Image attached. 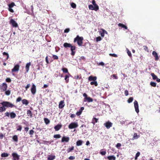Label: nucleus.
I'll use <instances>...</instances> for the list:
<instances>
[{
    "label": "nucleus",
    "mask_w": 160,
    "mask_h": 160,
    "mask_svg": "<svg viewBox=\"0 0 160 160\" xmlns=\"http://www.w3.org/2000/svg\"><path fill=\"white\" fill-rule=\"evenodd\" d=\"M54 138H60L61 136L59 134H56L54 136Z\"/></svg>",
    "instance_id": "44"
},
{
    "label": "nucleus",
    "mask_w": 160,
    "mask_h": 160,
    "mask_svg": "<svg viewBox=\"0 0 160 160\" xmlns=\"http://www.w3.org/2000/svg\"><path fill=\"white\" fill-rule=\"evenodd\" d=\"M1 104L3 106L8 108H12L16 107V106L14 104L7 101L3 102L1 103Z\"/></svg>",
    "instance_id": "1"
},
{
    "label": "nucleus",
    "mask_w": 160,
    "mask_h": 160,
    "mask_svg": "<svg viewBox=\"0 0 160 160\" xmlns=\"http://www.w3.org/2000/svg\"><path fill=\"white\" fill-rule=\"evenodd\" d=\"M83 38L82 37H79L78 36H77V37L74 39V42H75L77 41L78 45L79 46H81L82 43V40Z\"/></svg>",
    "instance_id": "2"
},
{
    "label": "nucleus",
    "mask_w": 160,
    "mask_h": 160,
    "mask_svg": "<svg viewBox=\"0 0 160 160\" xmlns=\"http://www.w3.org/2000/svg\"><path fill=\"white\" fill-rule=\"evenodd\" d=\"M133 100V97H130V98L127 100V102L128 103H130L132 102Z\"/></svg>",
    "instance_id": "34"
},
{
    "label": "nucleus",
    "mask_w": 160,
    "mask_h": 160,
    "mask_svg": "<svg viewBox=\"0 0 160 160\" xmlns=\"http://www.w3.org/2000/svg\"><path fill=\"white\" fill-rule=\"evenodd\" d=\"M44 121H45V122L47 124H48L49 122V120L47 118H45L44 119Z\"/></svg>",
    "instance_id": "53"
},
{
    "label": "nucleus",
    "mask_w": 160,
    "mask_h": 160,
    "mask_svg": "<svg viewBox=\"0 0 160 160\" xmlns=\"http://www.w3.org/2000/svg\"><path fill=\"white\" fill-rule=\"evenodd\" d=\"M98 65H101V66H104V63L103 62H99L98 64Z\"/></svg>",
    "instance_id": "61"
},
{
    "label": "nucleus",
    "mask_w": 160,
    "mask_h": 160,
    "mask_svg": "<svg viewBox=\"0 0 160 160\" xmlns=\"http://www.w3.org/2000/svg\"><path fill=\"white\" fill-rule=\"evenodd\" d=\"M90 84L91 85H94L95 86H97L98 85V83L97 81H95L91 82Z\"/></svg>",
    "instance_id": "28"
},
{
    "label": "nucleus",
    "mask_w": 160,
    "mask_h": 160,
    "mask_svg": "<svg viewBox=\"0 0 160 160\" xmlns=\"http://www.w3.org/2000/svg\"><path fill=\"white\" fill-rule=\"evenodd\" d=\"M69 76H68V75H66L65 76V80H66V81L67 83H68L69 81Z\"/></svg>",
    "instance_id": "42"
},
{
    "label": "nucleus",
    "mask_w": 160,
    "mask_h": 160,
    "mask_svg": "<svg viewBox=\"0 0 160 160\" xmlns=\"http://www.w3.org/2000/svg\"><path fill=\"white\" fill-rule=\"evenodd\" d=\"M87 101L88 102H92L93 101V99L90 97H88L87 99H86V101Z\"/></svg>",
    "instance_id": "32"
},
{
    "label": "nucleus",
    "mask_w": 160,
    "mask_h": 160,
    "mask_svg": "<svg viewBox=\"0 0 160 160\" xmlns=\"http://www.w3.org/2000/svg\"><path fill=\"white\" fill-rule=\"evenodd\" d=\"M5 94L7 95H9L10 94V91L9 90L6 91L5 92Z\"/></svg>",
    "instance_id": "50"
},
{
    "label": "nucleus",
    "mask_w": 160,
    "mask_h": 160,
    "mask_svg": "<svg viewBox=\"0 0 160 160\" xmlns=\"http://www.w3.org/2000/svg\"><path fill=\"white\" fill-rule=\"evenodd\" d=\"M150 85L153 87H155L156 86V83L153 82H151L150 83Z\"/></svg>",
    "instance_id": "40"
},
{
    "label": "nucleus",
    "mask_w": 160,
    "mask_h": 160,
    "mask_svg": "<svg viewBox=\"0 0 160 160\" xmlns=\"http://www.w3.org/2000/svg\"><path fill=\"white\" fill-rule=\"evenodd\" d=\"M12 138L13 140L15 142H17L18 141V138L17 135H15Z\"/></svg>",
    "instance_id": "31"
},
{
    "label": "nucleus",
    "mask_w": 160,
    "mask_h": 160,
    "mask_svg": "<svg viewBox=\"0 0 160 160\" xmlns=\"http://www.w3.org/2000/svg\"><path fill=\"white\" fill-rule=\"evenodd\" d=\"M22 102L23 104H25L26 105H27L28 104V101L25 99L22 100Z\"/></svg>",
    "instance_id": "25"
},
{
    "label": "nucleus",
    "mask_w": 160,
    "mask_h": 160,
    "mask_svg": "<svg viewBox=\"0 0 160 160\" xmlns=\"http://www.w3.org/2000/svg\"><path fill=\"white\" fill-rule=\"evenodd\" d=\"M7 87V84L5 83H3L1 86V89L2 91H4L6 90Z\"/></svg>",
    "instance_id": "12"
},
{
    "label": "nucleus",
    "mask_w": 160,
    "mask_h": 160,
    "mask_svg": "<svg viewBox=\"0 0 160 160\" xmlns=\"http://www.w3.org/2000/svg\"><path fill=\"white\" fill-rule=\"evenodd\" d=\"M124 94L126 96H127L128 95V91L127 90H126L124 91Z\"/></svg>",
    "instance_id": "57"
},
{
    "label": "nucleus",
    "mask_w": 160,
    "mask_h": 160,
    "mask_svg": "<svg viewBox=\"0 0 160 160\" xmlns=\"http://www.w3.org/2000/svg\"><path fill=\"white\" fill-rule=\"evenodd\" d=\"M6 110V108L5 107L3 106L0 107V112H2Z\"/></svg>",
    "instance_id": "35"
},
{
    "label": "nucleus",
    "mask_w": 160,
    "mask_h": 160,
    "mask_svg": "<svg viewBox=\"0 0 160 160\" xmlns=\"http://www.w3.org/2000/svg\"><path fill=\"white\" fill-rule=\"evenodd\" d=\"M8 156V154L6 153H2L1 155V156L2 157H7Z\"/></svg>",
    "instance_id": "36"
},
{
    "label": "nucleus",
    "mask_w": 160,
    "mask_h": 160,
    "mask_svg": "<svg viewBox=\"0 0 160 160\" xmlns=\"http://www.w3.org/2000/svg\"><path fill=\"white\" fill-rule=\"evenodd\" d=\"M109 55L110 56L113 57H118V56L117 54H112V53H110L109 54Z\"/></svg>",
    "instance_id": "46"
},
{
    "label": "nucleus",
    "mask_w": 160,
    "mask_h": 160,
    "mask_svg": "<svg viewBox=\"0 0 160 160\" xmlns=\"http://www.w3.org/2000/svg\"><path fill=\"white\" fill-rule=\"evenodd\" d=\"M71 6L73 8H75L76 7V5L74 3H72L71 4Z\"/></svg>",
    "instance_id": "48"
},
{
    "label": "nucleus",
    "mask_w": 160,
    "mask_h": 160,
    "mask_svg": "<svg viewBox=\"0 0 160 160\" xmlns=\"http://www.w3.org/2000/svg\"><path fill=\"white\" fill-rule=\"evenodd\" d=\"M74 147L72 146L71 148H69L67 150L68 152H70L71 151L73 150Z\"/></svg>",
    "instance_id": "43"
},
{
    "label": "nucleus",
    "mask_w": 160,
    "mask_h": 160,
    "mask_svg": "<svg viewBox=\"0 0 160 160\" xmlns=\"http://www.w3.org/2000/svg\"><path fill=\"white\" fill-rule=\"evenodd\" d=\"M99 33L102 37H104L105 33L107 34V32L103 29H102L100 31Z\"/></svg>",
    "instance_id": "14"
},
{
    "label": "nucleus",
    "mask_w": 160,
    "mask_h": 160,
    "mask_svg": "<svg viewBox=\"0 0 160 160\" xmlns=\"http://www.w3.org/2000/svg\"><path fill=\"white\" fill-rule=\"evenodd\" d=\"M31 92L32 94L33 95L36 92V86L33 84L32 85L31 88Z\"/></svg>",
    "instance_id": "8"
},
{
    "label": "nucleus",
    "mask_w": 160,
    "mask_h": 160,
    "mask_svg": "<svg viewBox=\"0 0 160 160\" xmlns=\"http://www.w3.org/2000/svg\"><path fill=\"white\" fill-rule=\"evenodd\" d=\"M5 116H7V117H9V115H10V113L8 112H6L5 113Z\"/></svg>",
    "instance_id": "60"
},
{
    "label": "nucleus",
    "mask_w": 160,
    "mask_h": 160,
    "mask_svg": "<svg viewBox=\"0 0 160 160\" xmlns=\"http://www.w3.org/2000/svg\"><path fill=\"white\" fill-rule=\"evenodd\" d=\"M3 55H6L7 56V58L6 59H8V58H9V55H8V54L7 52H4L3 53Z\"/></svg>",
    "instance_id": "51"
},
{
    "label": "nucleus",
    "mask_w": 160,
    "mask_h": 160,
    "mask_svg": "<svg viewBox=\"0 0 160 160\" xmlns=\"http://www.w3.org/2000/svg\"><path fill=\"white\" fill-rule=\"evenodd\" d=\"M53 58L54 59H57L58 58V57L57 55H53Z\"/></svg>",
    "instance_id": "64"
},
{
    "label": "nucleus",
    "mask_w": 160,
    "mask_h": 160,
    "mask_svg": "<svg viewBox=\"0 0 160 160\" xmlns=\"http://www.w3.org/2000/svg\"><path fill=\"white\" fill-rule=\"evenodd\" d=\"M61 127L62 126L61 125L58 124L54 127V129L56 131H58L61 128Z\"/></svg>",
    "instance_id": "22"
},
{
    "label": "nucleus",
    "mask_w": 160,
    "mask_h": 160,
    "mask_svg": "<svg viewBox=\"0 0 160 160\" xmlns=\"http://www.w3.org/2000/svg\"><path fill=\"white\" fill-rule=\"evenodd\" d=\"M10 24L13 27H17L18 26L17 23L13 19H11L10 21Z\"/></svg>",
    "instance_id": "6"
},
{
    "label": "nucleus",
    "mask_w": 160,
    "mask_h": 160,
    "mask_svg": "<svg viewBox=\"0 0 160 160\" xmlns=\"http://www.w3.org/2000/svg\"><path fill=\"white\" fill-rule=\"evenodd\" d=\"M112 125V123L109 121H108L104 124V125L108 129H109L111 127Z\"/></svg>",
    "instance_id": "9"
},
{
    "label": "nucleus",
    "mask_w": 160,
    "mask_h": 160,
    "mask_svg": "<svg viewBox=\"0 0 160 160\" xmlns=\"http://www.w3.org/2000/svg\"><path fill=\"white\" fill-rule=\"evenodd\" d=\"M151 75L152 76L153 79L155 80L157 78V77L153 73H152Z\"/></svg>",
    "instance_id": "37"
},
{
    "label": "nucleus",
    "mask_w": 160,
    "mask_h": 160,
    "mask_svg": "<svg viewBox=\"0 0 160 160\" xmlns=\"http://www.w3.org/2000/svg\"><path fill=\"white\" fill-rule=\"evenodd\" d=\"M15 3L13 2H12L11 4L8 5V10L11 12H14L13 10L12 9V8L15 6Z\"/></svg>",
    "instance_id": "5"
},
{
    "label": "nucleus",
    "mask_w": 160,
    "mask_h": 160,
    "mask_svg": "<svg viewBox=\"0 0 160 160\" xmlns=\"http://www.w3.org/2000/svg\"><path fill=\"white\" fill-rule=\"evenodd\" d=\"M34 132V131L33 130H31L30 131L29 133L30 135H32L33 134Z\"/></svg>",
    "instance_id": "58"
},
{
    "label": "nucleus",
    "mask_w": 160,
    "mask_h": 160,
    "mask_svg": "<svg viewBox=\"0 0 160 160\" xmlns=\"http://www.w3.org/2000/svg\"><path fill=\"white\" fill-rule=\"evenodd\" d=\"M100 153L101 155H104L106 154V152L105 151H102L100 152Z\"/></svg>",
    "instance_id": "59"
},
{
    "label": "nucleus",
    "mask_w": 160,
    "mask_h": 160,
    "mask_svg": "<svg viewBox=\"0 0 160 160\" xmlns=\"http://www.w3.org/2000/svg\"><path fill=\"white\" fill-rule=\"evenodd\" d=\"M83 96L85 97V98L84 99V101L85 102H86V99H87V98H88L87 95L86 93H84L83 94Z\"/></svg>",
    "instance_id": "39"
},
{
    "label": "nucleus",
    "mask_w": 160,
    "mask_h": 160,
    "mask_svg": "<svg viewBox=\"0 0 160 160\" xmlns=\"http://www.w3.org/2000/svg\"><path fill=\"white\" fill-rule=\"evenodd\" d=\"M71 50L72 51H73L75 49V46H72L71 45Z\"/></svg>",
    "instance_id": "49"
},
{
    "label": "nucleus",
    "mask_w": 160,
    "mask_h": 160,
    "mask_svg": "<svg viewBox=\"0 0 160 160\" xmlns=\"http://www.w3.org/2000/svg\"><path fill=\"white\" fill-rule=\"evenodd\" d=\"M83 142L81 140H79L76 142V145L77 146H80L82 145Z\"/></svg>",
    "instance_id": "26"
},
{
    "label": "nucleus",
    "mask_w": 160,
    "mask_h": 160,
    "mask_svg": "<svg viewBox=\"0 0 160 160\" xmlns=\"http://www.w3.org/2000/svg\"><path fill=\"white\" fill-rule=\"evenodd\" d=\"M70 31V29L69 28H67L65 29L64 31V32L65 33H68Z\"/></svg>",
    "instance_id": "54"
},
{
    "label": "nucleus",
    "mask_w": 160,
    "mask_h": 160,
    "mask_svg": "<svg viewBox=\"0 0 160 160\" xmlns=\"http://www.w3.org/2000/svg\"><path fill=\"white\" fill-rule=\"evenodd\" d=\"M19 65L18 64H17L15 66L14 68L12 70V72H15L19 70Z\"/></svg>",
    "instance_id": "11"
},
{
    "label": "nucleus",
    "mask_w": 160,
    "mask_h": 160,
    "mask_svg": "<svg viewBox=\"0 0 160 160\" xmlns=\"http://www.w3.org/2000/svg\"><path fill=\"white\" fill-rule=\"evenodd\" d=\"M118 26L120 27H121L122 28H124L126 29H127L128 28L126 26L121 23H119L118 24Z\"/></svg>",
    "instance_id": "29"
},
{
    "label": "nucleus",
    "mask_w": 160,
    "mask_h": 160,
    "mask_svg": "<svg viewBox=\"0 0 160 160\" xmlns=\"http://www.w3.org/2000/svg\"><path fill=\"white\" fill-rule=\"evenodd\" d=\"M22 130V127L21 126H18V128H17V130L21 131Z\"/></svg>",
    "instance_id": "63"
},
{
    "label": "nucleus",
    "mask_w": 160,
    "mask_h": 160,
    "mask_svg": "<svg viewBox=\"0 0 160 160\" xmlns=\"http://www.w3.org/2000/svg\"><path fill=\"white\" fill-rule=\"evenodd\" d=\"M133 137L132 140H134L135 139H137L139 137V136L137 135V133H134L133 135Z\"/></svg>",
    "instance_id": "21"
},
{
    "label": "nucleus",
    "mask_w": 160,
    "mask_h": 160,
    "mask_svg": "<svg viewBox=\"0 0 160 160\" xmlns=\"http://www.w3.org/2000/svg\"><path fill=\"white\" fill-rule=\"evenodd\" d=\"M65 104L64 103V101H61L59 104V108H62L64 106Z\"/></svg>",
    "instance_id": "17"
},
{
    "label": "nucleus",
    "mask_w": 160,
    "mask_h": 160,
    "mask_svg": "<svg viewBox=\"0 0 160 160\" xmlns=\"http://www.w3.org/2000/svg\"><path fill=\"white\" fill-rule=\"evenodd\" d=\"M88 79L89 81H95L97 80V77L96 76L92 77L91 76L88 77Z\"/></svg>",
    "instance_id": "16"
},
{
    "label": "nucleus",
    "mask_w": 160,
    "mask_h": 160,
    "mask_svg": "<svg viewBox=\"0 0 160 160\" xmlns=\"http://www.w3.org/2000/svg\"><path fill=\"white\" fill-rule=\"evenodd\" d=\"M30 65H31V63L30 62L27 63V64L26 65V66H25V68L26 69L27 72H28L29 70V67L30 66Z\"/></svg>",
    "instance_id": "19"
},
{
    "label": "nucleus",
    "mask_w": 160,
    "mask_h": 160,
    "mask_svg": "<svg viewBox=\"0 0 160 160\" xmlns=\"http://www.w3.org/2000/svg\"><path fill=\"white\" fill-rule=\"evenodd\" d=\"M55 156L54 155H49L48 158V160H53L55 158Z\"/></svg>",
    "instance_id": "23"
},
{
    "label": "nucleus",
    "mask_w": 160,
    "mask_h": 160,
    "mask_svg": "<svg viewBox=\"0 0 160 160\" xmlns=\"http://www.w3.org/2000/svg\"><path fill=\"white\" fill-rule=\"evenodd\" d=\"M107 158L108 160H115L116 159V157L114 155L108 156Z\"/></svg>",
    "instance_id": "20"
},
{
    "label": "nucleus",
    "mask_w": 160,
    "mask_h": 160,
    "mask_svg": "<svg viewBox=\"0 0 160 160\" xmlns=\"http://www.w3.org/2000/svg\"><path fill=\"white\" fill-rule=\"evenodd\" d=\"M88 8L90 10H94L95 11H97L99 9V8L95 7L93 5L91 4L89 5Z\"/></svg>",
    "instance_id": "7"
},
{
    "label": "nucleus",
    "mask_w": 160,
    "mask_h": 160,
    "mask_svg": "<svg viewBox=\"0 0 160 160\" xmlns=\"http://www.w3.org/2000/svg\"><path fill=\"white\" fill-rule=\"evenodd\" d=\"M16 116V114L13 112H12L10 113V118H14Z\"/></svg>",
    "instance_id": "24"
},
{
    "label": "nucleus",
    "mask_w": 160,
    "mask_h": 160,
    "mask_svg": "<svg viewBox=\"0 0 160 160\" xmlns=\"http://www.w3.org/2000/svg\"><path fill=\"white\" fill-rule=\"evenodd\" d=\"M134 105L135 111L137 113H138L139 112V110L138 108V104L137 101L135 100L134 101Z\"/></svg>",
    "instance_id": "4"
},
{
    "label": "nucleus",
    "mask_w": 160,
    "mask_h": 160,
    "mask_svg": "<svg viewBox=\"0 0 160 160\" xmlns=\"http://www.w3.org/2000/svg\"><path fill=\"white\" fill-rule=\"evenodd\" d=\"M69 140V138L68 137H66L65 136H63L62 137L61 142H68Z\"/></svg>",
    "instance_id": "13"
},
{
    "label": "nucleus",
    "mask_w": 160,
    "mask_h": 160,
    "mask_svg": "<svg viewBox=\"0 0 160 160\" xmlns=\"http://www.w3.org/2000/svg\"><path fill=\"white\" fill-rule=\"evenodd\" d=\"M126 51H127V53L128 54V55L130 57L131 56L132 54H131V53L130 51H129V50L128 48L126 49Z\"/></svg>",
    "instance_id": "41"
},
{
    "label": "nucleus",
    "mask_w": 160,
    "mask_h": 160,
    "mask_svg": "<svg viewBox=\"0 0 160 160\" xmlns=\"http://www.w3.org/2000/svg\"><path fill=\"white\" fill-rule=\"evenodd\" d=\"M102 40V38L100 37H98L96 38V40L97 42L100 41Z\"/></svg>",
    "instance_id": "47"
},
{
    "label": "nucleus",
    "mask_w": 160,
    "mask_h": 160,
    "mask_svg": "<svg viewBox=\"0 0 160 160\" xmlns=\"http://www.w3.org/2000/svg\"><path fill=\"white\" fill-rule=\"evenodd\" d=\"M92 3L94 6L97 8H99L98 6L96 3V2L94 0L92 1Z\"/></svg>",
    "instance_id": "33"
},
{
    "label": "nucleus",
    "mask_w": 160,
    "mask_h": 160,
    "mask_svg": "<svg viewBox=\"0 0 160 160\" xmlns=\"http://www.w3.org/2000/svg\"><path fill=\"white\" fill-rule=\"evenodd\" d=\"M62 71L63 72H65V73H68V71L67 69L66 68H63L62 69Z\"/></svg>",
    "instance_id": "45"
},
{
    "label": "nucleus",
    "mask_w": 160,
    "mask_h": 160,
    "mask_svg": "<svg viewBox=\"0 0 160 160\" xmlns=\"http://www.w3.org/2000/svg\"><path fill=\"white\" fill-rule=\"evenodd\" d=\"M30 86V84H28L27 86L25 87V88L26 90H27V89L29 88Z\"/></svg>",
    "instance_id": "55"
},
{
    "label": "nucleus",
    "mask_w": 160,
    "mask_h": 160,
    "mask_svg": "<svg viewBox=\"0 0 160 160\" xmlns=\"http://www.w3.org/2000/svg\"><path fill=\"white\" fill-rule=\"evenodd\" d=\"M78 126L77 122H73L71 123L68 126V128L70 129H72L77 128Z\"/></svg>",
    "instance_id": "3"
},
{
    "label": "nucleus",
    "mask_w": 160,
    "mask_h": 160,
    "mask_svg": "<svg viewBox=\"0 0 160 160\" xmlns=\"http://www.w3.org/2000/svg\"><path fill=\"white\" fill-rule=\"evenodd\" d=\"M21 100H22L21 98L20 97H19L17 98V99L16 100V102H19L20 101H21Z\"/></svg>",
    "instance_id": "56"
},
{
    "label": "nucleus",
    "mask_w": 160,
    "mask_h": 160,
    "mask_svg": "<svg viewBox=\"0 0 160 160\" xmlns=\"http://www.w3.org/2000/svg\"><path fill=\"white\" fill-rule=\"evenodd\" d=\"M71 45L70 43H65L63 44V46L65 48H70L71 47Z\"/></svg>",
    "instance_id": "27"
},
{
    "label": "nucleus",
    "mask_w": 160,
    "mask_h": 160,
    "mask_svg": "<svg viewBox=\"0 0 160 160\" xmlns=\"http://www.w3.org/2000/svg\"><path fill=\"white\" fill-rule=\"evenodd\" d=\"M98 119L95 118H92V123H93L94 124H95V123H96L98 122Z\"/></svg>",
    "instance_id": "30"
},
{
    "label": "nucleus",
    "mask_w": 160,
    "mask_h": 160,
    "mask_svg": "<svg viewBox=\"0 0 160 160\" xmlns=\"http://www.w3.org/2000/svg\"><path fill=\"white\" fill-rule=\"evenodd\" d=\"M69 159L71 160H74L75 158V157L74 156H71L69 158Z\"/></svg>",
    "instance_id": "52"
},
{
    "label": "nucleus",
    "mask_w": 160,
    "mask_h": 160,
    "mask_svg": "<svg viewBox=\"0 0 160 160\" xmlns=\"http://www.w3.org/2000/svg\"><path fill=\"white\" fill-rule=\"evenodd\" d=\"M152 54L155 57V60L158 61L159 59V57L157 53L155 51H153Z\"/></svg>",
    "instance_id": "15"
},
{
    "label": "nucleus",
    "mask_w": 160,
    "mask_h": 160,
    "mask_svg": "<svg viewBox=\"0 0 160 160\" xmlns=\"http://www.w3.org/2000/svg\"><path fill=\"white\" fill-rule=\"evenodd\" d=\"M84 109V108L83 107H82L78 111L76 114L77 116L80 115L82 112V111Z\"/></svg>",
    "instance_id": "18"
},
{
    "label": "nucleus",
    "mask_w": 160,
    "mask_h": 160,
    "mask_svg": "<svg viewBox=\"0 0 160 160\" xmlns=\"http://www.w3.org/2000/svg\"><path fill=\"white\" fill-rule=\"evenodd\" d=\"M27 114L28 116H30V117H32V113L31 111L30 110H28L27 112Z\"/></svg>",
    "instance_id": "38"
},
{
    "label": "nucleus",
    "mask_w": 160,
    "mask_h": 160,
    "mask_svg": "<svg viewBox=\"0 0 160 160\" xmlns=\"http://www.w3.org/2000/svg\"><path fill=\"white\" fill-rule=\"evenodd\" d=\"M12 156L13 158V160H18L19 158V156L15 152L13 153L12 154Z\"/></svg>",
    "instance_id": "10"
},
{
    "label": "nucleus",
    "mask_w": 160,
    "mask_h": 160,
    "mask_svg": "<svg viewBox=\"0 0 160 160\" xmlns=\"http://www.w3.org/2000/svg\"><path fill=\"white\" fill-rule=\"evenodd\" d=\"M11 79L10 78H7L6 79V81L7 82H11Z\"/></svg>",
    "instance_id": "62"
}]
</instances>
